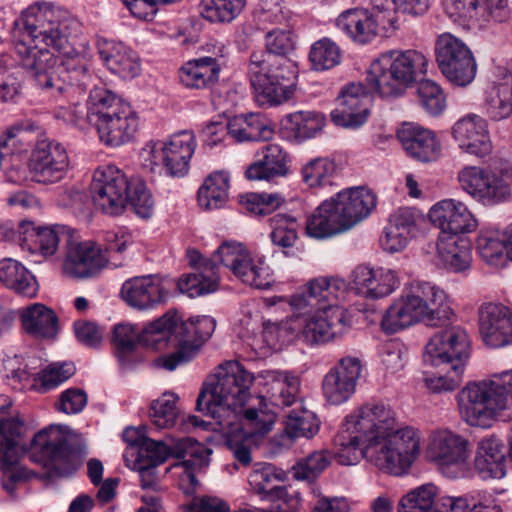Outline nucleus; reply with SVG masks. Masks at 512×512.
<instances>
[{"label": "nucleus", "instance_id": "1", "mask_svg": "<svg viewBox=\"0 0 512 512\" xmlns=\"http://www.w3.org/2000/svg\"><path fill=\"white\" fill-rule=\"evenodd\" d=\"M16 24L23 26L25 38L15 43V53L37 87L52 95L63 92L65 84L88 88L92 53L87 40H78L76 18L51 3H36Z\"/></svg>", "mask_w": 512, "mask_h": 512}, {"label": "nucleus", "instance_id": "2", "mask_svg": "<svg viewBox=\"0 0 512 512\" xmlns=\"http://www.w3.org/2000/svg\"><path fill=\"white\" fill-rule=\"evenodd\" d=\"M420 441L419 431L400 425L390 406L367 403L345 418L334 440L333 458L341 465L364 458L384 473L401 476L420 454Z\"/></svg>", "mask_w": 512, "mask_h": 512}, {"label": "nucleus", "instance_id": "3", "mask_svg": "<svg viewBox=\"0 0 512 512\" xmlns=\"http://www.w3.org/2000/svg\"><path fill=\"white\" fill-rule=\"evenodd\" d=\"M346 291L345 280L320 276L290 297L268 298L271 306H289L292 315L285 321L265 327L263 337L267 345L274 347L278 341H290L300 336L309 344H318L342 336L350 326L345 309L338 305Z\"/></svg>", "mask_w": 512, "mask_h": 512}, {"label": "nucleus", "instance_id": "4", "mask_svg": "<svg viewBox=\"0 0 512 512\" xmlns=\"http://www.w3.org/2000/svg\"><path fill=\"white\" fill-rule=\"evenodd\" d=\"M266 52L250 55L247 75L255 99L261 106H274L293 94L296 65L288 58L296 48V36L290 30L273 29L265 35Z\"/></svg>", "mask_w": 512, "mask_h": 512}, {"label": "nucleus", "instance_id": "5", "mask_svg": "<svg viewBox=\"0 0 512 512\" xmlns=\"http://www.w3.org/2000/svg\"><path fill=\"white\" fill-rule=\"evenodd\" d=\"M234 371L236 374L240 373L238 369L225 372L214 387L212 394L206 393L197 398V409L209 416L211 421L201 420L194 415H189L187 420L193 427L222 433L234 459L239 465L247 467L252 462L249 446L251 437L241 433L243 426L239 424V415L229 405L243 399L250 378L247 374H244V378L238 376L241 384L237 386L236 379L238 378Z\"/></svg>", "mask_w": 512, "mask_h": 512}, {"label": "nucleus", "instance_id": "6", "mask_svg": "<svg viewBox=\"0 0 512 512\" xmlns=\"http://www.w3.org/2000/svg\"><path fill=\"white\" fill-rule=\"evenodd\" d=\"M215 327L216 321L210 316H197L183 322L169 311L150 323L144 339L152 344L164 342V347L168 344L175 346L176 351L156 361L157 366L174 371L196 356L201 346L212 336Z\"/></svg>", "mask_w": 512, "mask_h": 512}, {"label": "nucleus", "instance_id": "7", "mask_svg": "<svg viewBox=\"0 0 512 512\" xmlns=\"http://www.w3.org/2000/svg\"><path fill=\"white\" fill-rule=\"evenodd\" d=\"M452 314L446 293L425 281H413L394 299L381 320L382 329L390 334L419 322L437 325Z\"/></svg>", "mask_w": 512, "mask_h": 512}, {"label": "nucleus", "instance_id": "8", "mask_svg": "<svg viewBox=\"0 0 512 512\" xmlns=\"http://www.w3.org/2000/svg\"><path fill=\"white\" fill-rule=\"evenodd\" d=\"M457 403L470 426L488 428L496 417L512 418V369L467 383L457 394Z\"/></svg>", "mask_w": 512, "mask_h": 512}, {"label": "nucleus", "instance_id": "9", "mask_svg": "<svg viewBox=\"0 0 512 512\" xmlns=\"http://www.w3.org/2000/svg\"><path fill=\"white\" fill-rule=\"evenodd\" d=\"M470 356V342L464 329L450 326L434 333L425 346L423 361L441 367L444 374H425V386L434 393L455 390L463 380Z\"/></svg>", "mask_w": 512, "mask_h": 512}, {"label": "nucleus", "instance_id": "10", "mask_svg": "<svg viewBox=\"0 0 512 512\" xmlns=\"http://www.w3.org/2000/svg\"><path fill=\"white\" fill-rule=\"evenodd\" d=\"M376 196L368 188L354 187L323 201L306 220V233L316 239L348 231L376 207Z\"/></svg>", "mask_w": 512, "mask_h": 512}, {"label": "nucleus", "instance_id": "11", "mask_svg": "<svg viewBox=\"0 0 512 512\" xmlns=\"http://www.w3.org/2000/svg\"><path fill=\"white\" fill-rule=\"evenodd\" d=\"M88 103L87 121L96 127L102 143L118 147L133 140L139 119L129 103L104 86L90 91Z\"/></svg>", "mask_w": 512, "mask_h": 512}, {"label": "nucleus", "instance_id": "12", "mask_svg": "<svg viewBox=\"0 0 512 512\" xmlns=\"http://www.w3.org/2000/svg\"><path fill=\"white\" fill-rule=\"evenodd\" d=\"M428 61L417 50H391L373 60L366 82L370 90L382 98L401 96L421 74H426Z\"/></svg>", "mask_w": 512, "mask_h": 512}, {"label": "nucleus", "instance_id": "13", "mask_svg": "<svg viewBox=\"0 0 512 512\" xmlns=\"http://www.w3.org/2000/svg\"><path fill=\"white\" fill-rule=\"evenodd\" d=\"M85 454V445H75L61 426L51 425L33 437L29 457L56 475L65 476L78 468Z\"/></svg>", "mask_w": 512, "mask_h": 512}, {"label": "nucleus", "instance_id": "14", "mask_svg": "<svg viewBox=\"0 0 512 512\" xmlns=\"http://www.w3.org/2000/svg\"><path fill=\"white\" fill-rule=\"evenodd\" d=\"M231 369L239 370L240 373H237L236 376H241V378H244V374H247L250 378V383L248 384L243 399L235 401L233 405H229L230 408L235 410L239 415V424L243 426L242 433L251 438L256 435L267 434L275 423L277 412L268 404L264 396L258 398L257 406H253L245 410L243 409L245 402L250 397V388L255 380V377L238 361H227L219 365L215 373L205 382L204 387L199 395H204L206 393L212 394L214 387L220 381V377L225 374V372H230ZM237 378L238 379H236V385L239 386L241 382L239 381L240 378Z\"/></svg>", "mask_w": 512, "mask_h": 512}, {"label": "nucleus", "instance_id": "15", "mask_svg": "<svg viewBox=\"0 0 512 512\" xmlns=\"http://www.w3.org/2000/svg\"><path fill=\"white\" fill-rule=\"evenodd\" d=\"M372 9L350 8L336 18V26L351 41L359 45L376 39L379 27L396 28L400 7L395 0H372Z\"/></svg>", "mask_w": 512, "mask_h": 512}, {"label": "nucleus", "instance_id": "16", "mask_svg": "<svg viewBox=\"0 0 512 512\" xmlns=\"http://www.w3.org/2000/svg\"><path fill=\"white\" fill-rule=\"evenodd\" d=\"M470 444L463 436L450 430H437L430 434L427 457L453 478L473 477L469 463Z\"/></svg>", "mask_w": 512, "mask_h": 512}, {"label": "nucleus", "instance_id": "17", "mask_svg": "<svg viewBox=\"0 0 512 512\" xmlns=\"http://www.w3.org/2000/svg\"><path fill=\"white\" fill-rule=\"evenodd\" d=\"M217 263L228 268L242 283L268 289L274 282L273 272L264 257L252 255L242 244L224 242L214 252Z\"/></svg>", "mask_w": 512, "mask_h": 512}, {"label": "nucleus", "instance_id": "18", "mask_svg": "<svg viewBox=\"0 0 512 512\" xmlns=\"http://www.w3.org/2000/svg\"><path fill=\"white\" fill-rule=\"evenodd\" d=\"M435 58L442 74L457 86H467L475 78L477 64L469 46L459 37L444 32L436 38Z\"/></svg>", "mask_w": 512, "mask_h": 512}, {"label": "nucleus", "instance_id": "19", "mask_svg": "<svg viewBox=\"0 0 512 512\" xmlns=\"http://www.w3.org/2000/svg\"><path fill=\"white\" fill-rule=\"evenodd\" d=\"M129 187V179L121 169L114 165L100 166L90 184L92 202L107 215H120L128 204Z\"/></svg>", "mask_w": 512, "mask_h": 512}, {"label": "nucleus", "instance_id": "20", "mask_svg": "<svg viewBox=\"0 0 512 512\" xmlns=\"http://www.w3.org/2000/svg\"><path fill=\"white\" fill-rule=\"evenodd\" d=\"M458 181L466 193L486 206L497 205L511 198L508 173H496L479 166H466L458 172Z\"/></svg>", "mask_w": 512, "mask_h": 512}, {"label": "nucleus", "instance_id": "21", "mask_svg": "<svg viewBox=\"0 0 512 512\" xmlns=\"http://www.w3.org/2000/svg\"><path fill=\"white\" fill-rule=\"evenodd\" d=\"M23 422L11 417L0 421V470L3 471L2 486L13 494L16 485L30 478V472L19 464L21 447L20 437Z\"/></svg>", "mask_w": 512, "mask_h": 512}, {"label": "nucleus", "instance_id": "22", "mask_svg": "<svg viewBox=\"0 0 512 512\" xmlns=\"http://www.w3.org/2000/svg\"><path fill=\"white\" fill-rule=\"evenodd\" d=\"M71 169L67 149L54 140H42L32 151L29 171L34 182L52 185L66 178Z\"/></svg>", "mask_w": 512, "mask_h": 512}, {"label": "nucleus", "instance_id": "23", "mask_svg": "<svg viewBox=\"0 0 512 512\" xmlns=\"http://www.w3.org/2000/svg\"><path fill=\"white\" fill-rule=\"evenodd\" d=\"M362 369V361L358 357L341 358L323 378L322 390L325 399L333 405L348 401L356 391Z\"/></svg>", "mask_w": 512, "mask_h": 512}, {"label": "nucleus", "instance_id": "24", "mask_svg": "<svg viewBox=\"0 0 512 512\" xmlns=\"http://www.w3.org/2000/svg\"><path fill=\"white\" fill-rule=\"evenodd\" d=\"M451 135L464 153L484 158L492 152L488 122L480 115L468 114L457 120Z\"/></svg>", "mask_w": 512, "mask_h": 512}, {"label": "nucleus", "instance_id": "25", "mask_svg": "<svg viewBox=\"0 0 512 512\" xmlns=\"http://www.w3.org/2000/svg\"><path fill=\"white\" fill-rule=\"evenodd\" d=\"M479 332L492 348L512 344V309L498 303H486L479 309Z\"/></svg>", "mask_w": 512, "mask_h": 512}, {"label": "nucleus", "instance_id": "26", "mask_svg": "<svg viewBox=\"0 0 512 512\" xmlns=\"http://www.w3.org/2000/svg\"><path fill=\"white\" fill-rule=\"evenodd\" d=\"M226 54V46L222 42H216L210 56L190 60L179 69L180 82L190 89L211 88L219 80L220 59Z\"/></svg>", "mask_w": 512, "mask_h": 512}, {"label": "nucleus", "instance_id": "27", "mask_svg": "<svg viewBox=\"0 0 512 512\" xmlns=\"http://www.w3.org/2000/svg\"><path fill=\"white\" fill-rule=\"evenodd\" d=\"M400 287V278L395 270L360 265L352 273V289L367 299H382Z\"/></svg>", "mask_w": 512, "mask_h": 512}, {"label": "nucleus", "instance_id": "28", "mask_svg": "<svg viewBox=\"0 0 512 512\" xmlns=\"http://www.w3.org/2000/svg\"><path fill=\"white\" fill-rule=\"evenodd\" d=\"M371 98L361 83H352L343 89L338 106L331 112V119L343 128H358L368 118V104Z\"/></svg>", "mask_w": 512, "mask_h": 512}, {"label": "nucleus", "instance_id": "29", "mask_svg": "<svg viewBox=\"0 0 512 512\" xmlns=\"http://www.w3.org/2000/svg\"><path fill=\"white\" fill-rule=\"evenodd\" d=\"M108 266V258L100 246L92 241L71 243L63 264V271L73 278H89Z\"/></svg>", "mask_w": 512, "mask_h": 512}, {"label": "nucleus", "instance_id": "30", "mask_svg": "<svg viewBox=\"0 0 512 512\" xmlns=\"http://www.w3.org/2000/svg\"><path fill=\"white\" fill-rule=\"evenodd\" d=\"M429 218L441 230V235L470 233L477 227V220L466 205L454 199L436 203L429 211Z\"/></svg>", "mask_w": 512, "mask_h": 512}, {"label": "nucleus", "instance_id": "31", "mask_svg": "<svg viewBox=\"0 0 512 512\" xmlns=\"http://www.w3.org/2000/svg\"><path fill=\"white\" fill-rule=\"evenodd\" d=\"M121 298L137 310L153 309L163 303L168 295L157 275L136 276L126 280L121 287Z\"/></svg>", "mask_w": 512, "mask_h": 512}, {"label": "nucleus", "instance_id": "32", "mask_svg": "<svg viewBox=\"0 0 512 512\" xmlns=\"http://www.w3.org/2000/svg\"><path fill=\"white\" fill-rule=\"evenodd\" d=\"M476 247L481 259L491 266L512 261V223L506 227L485 226L479 230Z\"/></svg>", "mask_w": 512, "mask_h": 512}, {"label": "nucleus", "instance_id": "33", "mask_svg": "<svg viewBox=\"0 0 512 512\" xmlns=\"http://www.w3.org/2000/svg\"><path fill=\"white\" fill-rule=\"evenodd\" d=\"M397 138L406 153L420 162L435 161L441 154V144L429 129L407 123L398 130Z\"/></svg>", "mask_w": 512, "mask_h": 512}, {"label": "nucleus", "instance_id": "34", "mask_svg": "<svg viewBox=\"0 0 512 512\" xmlns=\"http://www.w3.org/2000/svg\"><path fill=\"white\" fill-rule=\"evenodd\" d=\"M473 476L482 480L501 479L506 475V455L503 441L495 436L483 438L477 446Z\"/></svg>", "mask_w": 512, "mask_h": 512}, {"label": "nucleus", "instance_id": "35", "mask_svg": "<svg viewBox=\"0 0 512 512\" xmlns=\"http://www.w3.org/2000/svg\"><path fill=\"white\" fill-rule=\"evenodd\" d=\"M97 50L101 60L114 74L124 79L134 78L140 73V59L135 51L122 42L100 38Z\"/></svg>", "mask_w": 512, "mask_h": 512}, {"label": "nucleus", "instance_id": "36", "mask_svg": "<svg viewBox=\"0 0 512 512\" xmlns=\"http://www.w3.org/2000/svg\"><path fill=\"white\" fill-rule=\"evenodd\" d=\"M437 255L443 268L451 273L466 274L472 267V245L462 235H440Z\"/></svg>", "mask_w": 512, "mask_h": 512}, {"label": "nucleus", "instance_id": "37", "mask_svg": "<svg viewBox=\"0 0 512 512\" xmlns=\"http://www.w3.org/2000/svg\"><path fill=\"white\" fill-rule=\"evenodd\" d=\"M196 148L192 131H182L171 136L165 143L164 171L171 177H183L188 173L189 163Z\"/></svg>", "mask_w": 512, "mask_h": 512}, {"label": "nucleus", "instance_id": "38", "mask_svg": "<svg viewBox=\"0 0 512 512\" xmlns=\"http://www.w3.org/2000/svg\"><path fill=\"white\" fill-rule=\"evenodd\" d=\"M23 329L44 339L55 338L59 331V319L55 311L42 303L30 304L19 310Z\"/></svg>", "mask_w": 512, "mask_h": 512}, {"label": "nucleus", "instance_id": "39", "mask_svg": "<svg viewBox=\"0 0 512 512\" xmlns=\"http://www.w3.org/2000/svg\"><path fill=\"white\" fill-rule=\"evenodd\" d=\"M264 379L269 405L275 409L290 407L296 403L300 387L299 378L278 371H265Z\"/></svg>", "mask_w": 512, "mask_h": 512}, {"label": "nucleus", "instance_id": "40", "mask_svg": "<svg viewBox=\"0 0 512 512\" xmlns=\"http://www.w3.org/2000/svg\"><path fill=\"white\" fill-rule=\"evenodd\" d=\"M228 135L237 142L268 141L274 129L266 118L258 113L234 116L227 123Z\"/></svg>", "mask_w": 512, "mask_h": 512}, {"label": "nucleus", "instance_id": "41", "mask_svg": "<svg viewBox=\"0 0 512 512\" xmlns=\"http://www.w3.org/2000/svg\"><path fill=\"white\" fill-rule=\"evenodd\" d=\"M262 155L246 170L245 175L249 180H271L287 173V154L278 144H268L261 149Z\"/></svg>", "mask_w": 512, "mask_h": 512}, {"label": "nucleus", "instance_id": "42", "mask_svg": "<svg viewBox=\"0 0 512 512\" xmlns=\"http://www.w3.org/2000/svg\"><path fill=\"white\" fill-rule=\"evenodd\" d=\"M0 282L28 298L35 297L39 290L35 276L21 262L12 258L0 260Z\"/></svg>", "mask_w": 512, "mask_h": 512}, {"label": "nucleus", "instance_id": "43", "mask_svg": "<svg viewBox=\"0 0 512 512\" xmlns=\"http://www.w3.org/2000/svg\"><path fill=\"white\" fill-rule=\"evenodd\" d=\"M283 471L270 463H257L249 475V484L263 498L275 501L287 496V489L277 483L283 480Z\"/></svg>", "mask_w": 512, "mask_h": 512}, {"label": "nucleus", "instance_id": "44", "mask_svg": "<svg viewBox=\"0 0 512 512\" xmlns=\"http://www.w3.org/2000/svg\"><path fill=\"white\" fill-rule=\"evenodd\" d=\"M217 261L215 255L203 264V271L183 275L177 283L181 293L194 298L217 290L219 274L216 271Z\"/></svg>", "mask_w": 512, "mask_h": 512}, {"label": "nucleus", "instance_id": "45", "mask_svg": "<svg viewBox=\"0 0 512 512\" xmlns=\"http://www.w3.org/2000/svg\"><path fill=\"white\" fill-rule=\"evenodd\" d=\"M167 439L170 455L182 459L174 467L204 468L208 466L211 449L190 437L175 439L169 436Z\"/></svg>", "mask_w": 512, "mask_h": 512}, {"label": "nucleus", "instance_id": "46", "mask_svg": "<svg viewBox=\"0 0 512 512\" xmlns=\"http://www.w3.org/2000/svg\"><path fill=\"white\" fill-rule=\"evenodd\" d=\"M438 506L439 512H499L484 491H472L460 496L441 495Z\"/></svg>", "mask_w": 512, "mask_h": 512}, {"label": "nucleus", "instance_id": "47", "mask_svg": "<svg viewBox=\"0 0 512 512\" xmlns=\"http://www.w3.org/2000/svg\"><path fill=\"white\" fill-rule=\"evenodd\" d=\"M149 326L150 323L141 333L132 324L121 323L114 327L112 341L115 347V354L120 362L126 363L129 361V357L136 349L138 343H143L145 346L156 350L164 348V342L152 344L144 339Z\"/></svg>", "mask_w": 512, "mask_h": 512}, {"label": "nucleus", "instance_id": "48", "mask_svg": "<svg viewBox=\"0 0 512 512\" xmlns=\"http://www.w3.org/2000/svg\"><path fill=\"white\" fill-rule=\"evenodd\" d=\"M230 176L225 171H217L206 177L198 190V203L204 210L219 209L229 197Z\"/></svg>", "mask_w": 512, "mask_h": 512}, {"label": "nucleus", "instance_id": "49", "mask_svg": "<svg viewBox=\"0 0 512 512\" xmlns=\"http://www.w3.org/2000/svg\"><path fill=\"white\" fill-rule=\"evenodd\" d=\"M484 115L491 121L508 119L512 115V87L508 83H493L487 87L482 103Z\"/></svg>", "mask_w": 512, "mask_h": 512}, {"label": "nucleus", "instance_id": "50", "mask_svg": "<svg viewBox=\"0 0 512 512\" xmlns=\"http://www.w3.org/2000/svg\"><path fill=\"white\" fill-rule=\"evenodd\" d=\"M440 497L439 488L435 484H422L402 496L398 512H439Z\"/></svg>", "mask_w": 512, "mask_h": 512}, {"label": "nucleus", "instance_id": "51", "mask_svg": "<svg viewBox=\"0 0 512 512\" xmlns=\"http://www.w3.org/2000/svg\"><path fill=\"white\" fill-rule=\"evenodd\" d=\"M30 245L28 251L39 252L48 257L56 253L61 237L68 234V228L64 225H31Z\"/></svg>", "mask_w": 512, "mask_h": 512}, {"label": "nucleus", "instance_id": "52", "mask_svg": "<svg viewBox=\"0 0 512 512\" xmlns=\"http://www.w3.org/2000/svg\"><path fill=\"white\" fill-rule=\"evenodd\" d=\"M319 420L310 411L292 412L287 416L280 445L290 447L299 437L311 438L319 431Z\"/></svg>", "mask_w": 512, "mask_h": 512}, {"label": "nucleus", "instance_id": "53", "mask_svg": "<svg viewBox=\"0 0 512 512\" xmlns=\"http://www.w3.org/2000/svg\"><path fill=\"white\" fill-rule=\"evenodd\" d=\"M325 125V116L316 111H298L286 118V128L300 141L316 137Z\"/></svg>", "mask_w": 512, "mask_h": 512}, {"label": "nucleus", "instance_id": "54", "mask_svg": "<svg viewBox=\"0 0 512 512\" xmlns=\"http://www.w3.org/2000/svg\"><path fill=\"white\" fill-rule=\"evenodd\" d=\"M246 6V0H202L201 15L211 23L227 24L235 20Z\"/></svg>", "mask_w": 512, "mask_h": 512}, {"label": "nucleus", "instance_id": "55", "mask_svg": "<svg viewBox=\"0 0 512 512\" xmlns=\"http://www.w3.org/2000/svg\"><path fill=\"white\" fill-rule=\"evenodd\" d=\"M337 165L328 157H315L308 160L301 168L302 180L311 188L332 184Z\"/></svg>", "mask_w": 512, "mask_h": 512}, {"label": "nucleus", "instance_id": "56", "mask_svg": "<svg viewBox=\"0 0 512 512\" xmlns=\"http://www.w3.org/2000/svg\"><path fill=\"white\" fill-rule=\"evenodd\" d=\"M309 61L317 71L332 69L341 61V50L334 41L322 38L312 44Z\"/></svg>", "mask_w": 512, "mask_h": 512}, {"label": "nucleus", "instance_id": "57", "mask_svg": "<svg viewBox=\"0 0 512 512\" xmlns=\"http://www.w3.org/2000/svg\"><path fill=\"white\" fill-rule=\"evenodd\" d=\"M177 399L172 393H164L160 398L152 402L149 415L152 423L157 428H171L176 424L180 417L176 406Z\"/></svg>", "mask_w": 512, "mask_h": 512}, {"label": "nucleus", "instance_id": "58", "mask_svg": "<svg viewBox=\"0 0 512 512\" xmlns=\"http://www.w3.org/2000/svg\"><path fill=\"white\" fill-rule=\"evenodd\" d=\"M333 455L326 449L313 451L301 458L293 467L297 479L313 481L332 462Z\"/></svg>", "mask_w": 512, "mask_h": 512}, {"label": "nucleus", "instance_id": "59", "mask_svg": "<svg viewBox=\"0 0 512 512\" xmlns=\"http://www.w3.org/2000/svg\"><path fill=\"white\" fill-rule=\"evenodd\" d=\"M35 123L31 120H21L10 126L0 138V168H7L11 156L18 152L16 145L23 139L19 138L24 132L33 131Z\"/></svg>", "mask_w": 512, "mask_h": 512}, {"label": "nucleus", "instance_id": "60", "mask_svg": "<svg viewBox=\"0 0 512 512\" xmlns=\"http://www.w3.org/2000/svg\"><path fill=\"white\" fill-rule=\"evenodd\" d=\"M240 203L248 213L254 216H266L284 203L278 193H247L240 196Z\"/></svg>", "mask_w": 512, "mask_h": 512}, {"label": "nucleus", "instance_id": "61", "mask_svg": "<svg viewBox=\"0 0 512 512\" xmlns=\"http://www.w3.org/2000/svg\"><path fill=\"white\" fill-rule=\"evenodd\" d=\"M75 373L72 363H53L43 369L35 379L36 389L45 393L65 382Z\"/></svg>", "mask_w": 512, "mask_h": 512}, {"label": "nucleus", "instance_id": "62", "mask_svg": "<svg viewBox=\"0 0 512 512\" xmlns=\"http://www.w3.org/2000/svg\"><path fill=\"white\" fill-rule=\"evenodd\" d=\"M19 71L12 67L9 56L0 57V100L3 102L14 101L20 93L21 80Z\"/></svg>", "mask_w": 512, "mask_h": 512}, {"label": "nucleus", "instance_id": "63", "mask_svg": "<svg viewBox=\"0 0 512 512\" xmlns=\"http://www.w3.org/2000/svg\"><path fill=\"white\" fill-rule=\"evenodd\" d=\"M129 186L128 203L133 207L139 217L149 219L154 213L155 206L150 191L139 179L129 180Z\"/></svg>", "mask_w": 512, "mask_h": 512}, {"label": "nucleus", "instance_id": "64", "mask_svg": "<svg viewBox=\"0 0 512 512\" xmlns=\"http://www.w3.org/2000/svg\"><path fill=\"white\" fill-rule=\"evenodd\" d=\"M272 242L280 247H292L297 240L298 223L295 218L277 214L272 218Z\"/></svg>", "mask_w": 512, "mask_h": 512}]
</instances>
